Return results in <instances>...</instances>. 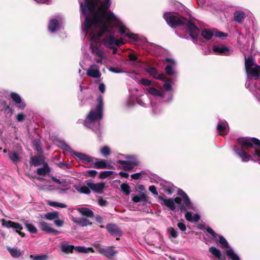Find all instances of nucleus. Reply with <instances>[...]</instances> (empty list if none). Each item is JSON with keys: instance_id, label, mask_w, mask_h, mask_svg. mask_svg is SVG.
I'll return each instance as SVG.
<instances>
[{"instance_id": "1", "label": "nucleus", "mask_w": 260, "mask_h": 260, "mask_svg": "<svg viewBox=\"0 0 260 260\" xmlns=\"http://www.w3.org/2000/svg\"><path fill=\"white\" fill-rule=\"evenodd\" d=\"M82 13L85 16L83 30L87 34L90 30V38L98 42L105 33H111L110 28L116 27L120 33L125 35L134 41L138 40L136 34L129 29L108 9L111 5L110 0H79Z\"/></svg>"}, {"instance_id": "2", "label": "nucleus", "mask_w": 260, "mask_h": 260, "mask_svg": "<svg viewBox=\"0 0 260 260\" xmlns=\"http://www.w3.org/2000/svg\"><path fill=\"white\" fill-rule=\"evenodd\" d=\"M238 142L241 145L242 148L240 149L235 146V152L241 158L243 161H248L251 156L245 151L248 148L252 147L254 149V157L260 156V141L255 138H241L238 139Z\"/></svg>"}, {"instance_id": "3", "label": "nucleus", "mask_w": 260, "mask_h": 260, "mask_svg": "<svg viewBox=\"0 0 260 260\" xmlns=\"http://www.w3.org/2000/svg\"><path fill=\"white\" fill-rule=\"evenodd\" d=\"M98 105L95 109H92L84 121V125L94 131L100 127V121L103 116V102L102 96L97 99Z\"/></svg>"}, {"instance_id": "4", "label": "nucleus", "mask_w": 260, "mask_h": 260, "mask_svg": "<svg viewBox=\"0 0 260 260\" xmlns=\"http://www.w3.org/2000/svg\"><path fill=\"white\" fill-rule=\"evenodd\" d=\"M164 17L167 23L172 27L185 25L192 38H196L199 34V29L191 21H189L187 23L185 24L183 20L176 14L166 13L164 14Z\"/></svg>"}, {"instance_id": "5", "label": "nucleus", "mask_w": 260, "mask_h": 260, "mask_svg": "<svg viewBox=\"0 0 260 260\" xmlns=\"http://www.w3.org/2000/svg\"><path fill=\"white\" fill-rule=\"evenodd\" d=\"M245 70L247 75L251 74L254 77H258L260 75V66H257L252 57H245Z\"/></svg>"}, {"instance_id": "6", "label": "nucleus", "mask_w": 260, "mask_h": 260, "mask_svg": "<svg viewBox=\"0 0 260 260\" xmlns=\"http://www.w3.org/2000/svg\"><path fill=\"white\" fill-rule=\"evenodd\" d=\"M104 45L108 48H113L115 46H119L125 43L122 39H116L112 36L107 37L103 40Z\"/></svg>"}, {"instance_id": "7", "label": "nucleus", "mask_w": 260, "mask_h": 260, "mask_svg": "<svg viewBox=\"0 0 260 260\" xmlns=\"http://www.w3.org/2000/svg\"><path fill=\"white\" fill-rule=\"evenodd\" d=\"M178 194L182 196V204H181L180 209L181 211L188 209H193L194 208L187 194L182 190H179Z\"/></svg>"}, {"instance_id": "8", "label": "nucleus", "mask_w": 260, "mask_h": 260, "mask_svg": "<svg viewBox=\"0 0 260 260\" xmlns=\"http://www.w3.org/2000/svg\"><path fill=\"white\" fill-rule=\"evenodd\" d=\"M206 231L208 233L210 234L213 238L220 245L221 248H228V249H230V248L229 247L228 243L226 241V239L222 236H218L217 234L215 233V232L210 228H207L206 229Z\"/></svg>"}, {"instance_id": "9", "label": "nucleus", "mask_w": 260, "mask_h": 260, "mask_svg": "<svg viewBox=\"0 0 260 260\" xmlns=\"http://www.w3.org/2000/svg\"><path fill=\"white\" fill-rule=\"evenodd\" d=\"M90 48L96 62L102 64L103 60L106 58L103 50L96 46H93L92 44L90 45Z\"/></svg>"}, {"instance_id": "10", "label": "nucleus", "mask_w": 260, "mask_h": 260, "mask_svg": "<svg viewBox=\"0 0 260 260\" xmlns=\"http://www.w3.org/2000/svg\"><path fill=\"white\" fill-rule=\"evenodd\" d=\"M203 38L207 40L210 39L213 36L217 37H225L226 35L216 29H208L204 30L201 34Z\"/></svg>"}, {"instance_id": "11", "label": "nucleus", "mask_w": 260, "mask_h": 260, "mask_svg": "<svg viewBox=\"0 0 260 260\" xmlns=\"http://www.w3.org/2000/svg\"><path fill=\"white\" fill-rule=\"evenodd\" d=\"M158 198L162 201L164 204L172 210L175 209V203L180 205L182 204V200L179 197H177L174 200L172 199H166L162 197L159 196L158 197Z\"/></svg>"}, {"instance_id": "12", "label": "nucleus", "mask_w": 260, "mask_h": 260, "mask_svg": "<svg viewBox=\"0 0 260 260\" xmlns=\"http://www.w3.org/2000/svg\"><path fill=\"white\" fill-rule=\"evenodd\" d=\"M2 224L3 226H6L8 228H11L16 230V231L17 233H18L19 234L21 235L22 237H23L24 236V234H22L21 232H20V231L22 229V227L20 224L18 223H15L10 220L7 221L3 219Z\"/></svg>"}, {"instance_id": "13", "label": "nucleus", "mask_w": 260, "mask_h": 260, "mask_svg": "<svg viewBox=\"0 0 260 260\" xmlns=\"http://www.w3.org/2000/svg\"><path fill=\"white\" fill-rule=\"evenodd\" d=\"M86 185L92 191L98 193H102L103 192L105 186V184L103 182L95 183L89 181L86 182Z\"/></svg>"}, {"instance_id": "14", "label": "nucleus", "mask_w": 260, "mask_h": 260, "mask_svg": "<svg viewBox=\"0 0 260 260\" xmlns=\"http://www.w3.org/2000/svg\"><path fill=\"white\" fill-rule=\"evenodd\" d=\"M86 74L87 75L92 78H98L100 77L101 73L99 67L95 64L91 65L87 70Z\"/></svg>"}, {"instance_id": "15", "label": "nucleus", "mask_w": 260, "mask_h": 260, "mask_svg": "<svg viewBox=\"0 0 260 260\" xmlns=\"http://www.w3.org/2000/svg\"><path fill=\"white\" fill-rule=\"evenodd\" d=\"M99 251L100 253L110 258L115 256L117 253L112 247L100 248Z\"/></svg>"}, {"instance_id": "16", "label": "nucleus", "mask_w": 260, "mask_h": 260, "mask_svg": "<svg viewBox=\"0 0 260 260\" xmlns=\"http://www.w3.org/2000/svg\"><path fill=\"white\" fill-rule=\"evenodd\" d=\"M212 50L216 54L228 55L231 53L230 49L227 47L223 45H214Z\"/></svg>"}, {"instance_id": "17", "label": "nucleus", "mask_w": 260, "mask_h": 260, "mask_svg": "<svg viewBox=\"0 0 260 260\" xmlns=\"http://www.w3.org/2000/svg\"><path fill=\"white\" fill-rule=\"evenodd\" d=\"M61 23V20L59 17H58L57 18L51 19L48 26L49 31L52 32L55 31L59 28Z\"/></svg>"}, {"instance_id": "18", "label": "nucleus", "mask_w": 260, "mask_h": 260, "mask_svg": "<svg viewBox=\"0 0 260 260\" xmlns=\"http://www.w3.org/2000/svg\"><path fill=\"white\" fill-rule=\"evenodd\" d=\"M118 163L122 165L123 169L125 171L131 170L137 165V162L135 160H118Z\"/></svg>"}, {"instance_id": "19", "label": "nucleus", "mask_w": 260, "mask_h": 260, "mask_svg": "<svg viewBox=\"0 0 260 260\" xmlns=\"http://www.w3.org/2000/svg\"><path fill=\"white\" fill-rule=\"evenodd\" d=\"M106 229L112 235L116 237V239H118V237L121 236V233L117 226L114 224H108Z\"/></svg>"}, {"instance_id": "20", "label": "nucleus", "mask_w": 260, "mask_h": 260, "mask_svg": "<svg viewBox=\"0 0 260 260\" xmlns=\"http://www.w3.org/2000/svg\"><path fill=\"white\" fill-rule=\"evenodd\" d=\"M41 229L48 233H53L54 235H56L59 233V232L55 229H53L50 225L44 221L40 222L39 223Z\"/></svg>"}, {"instance_id": "21", "label": "nucleus", "mask_w": 260, "mask_h": 260, "mask_svg": "<svg viewBox=\"0 0 260 260\" xmlns=\"http://www.w3.org/2000/svg\"><path fill=\"white\" fill-rule=\"evenodd\" d=\"M74 155L79 160L82 161L84 163L89 164L92 161L93 158L82 153L75 152Z\"/></svg>"}, {"instance_id": "22", "label": "nucleus", "mask_w": 260, "mask_h": 260, "mask_svg": "<svg viewBox=\"0 0 260 260\" xmlns=\"http://www.w3.org/2000/svg\"><path fill=\"white\" fill-rule=\"evenodd\" d=\"M217 131L221 133V135H224L229 132V126L228 123L225 121H220L217 126Z\"/></svg>"}, {"instance_id": "23", "label": "nucleus", "mask_w": 260, "mask_h": 260, "mask_svg": "<svg viewBox=\"0 0 260 260\" xmlns=\"http://www.w3.org/2000/svg\"><path fill=\"white\" fill-rule=\"evenodd\" d=\"M146 71L153 78H155L160 80L165 81V75L163 74L157 75V71L155 68L151 67L147 69Z\"/></svg>"}, {"instance_id": "24", "label": "nucleus", "mask_w": 260, "mask_h": 260, "mask_svg": "<svg viewBox=\"0 0 260 260\" xmlns=\"http://www.w3.org/2000/svg\"><path fill=\"white\" fill-rule=\"evenodd\" d=\"M11 97L16 104H19L18 107L19 108L23 109L25 108V104L22 103L21 97L19 94L16 93H11Z\"/></svg>"}, {"instance_id": "25", "label": "nucleus", "mask_w": 260, "mask_h": 260, "mask_svg": "<svg viewBox=\"0 0 260 260\" xmlns=\"http://www.w3.org/2000/svg\"><path fill=\"white\" fill-rule=\"evenodd\" d=\"M146 90L149 93L154 96L164 98L165 95V93L162 91L158 90L156 88L152 87H148Z\"/></svg>"}, {"instance_id": "26", "label": "nucleus", "mask_w": 260, "mask_h": 260, "mask_svg": "<svg viewBox=\"0 0 260 260\" xmlns=\"http://www.w3.org/2000/svg\"><path fill=\"white\" fill-rule=\"evenodd\" d=\"M185 216L188 221L191 222H197L200 219V216L198 214H193L190 212H187Z\"/></svg>"}, {"instance_id": "27", "label": "nucleus", "mask_w": 260, "mask_h": 260, "mask_svg": "<svg viewBox=\"0 0 260 260\" xmlns=\"http://www.w3.org/2000/svg\"><path fill=\"white\" fill-rule=\"evenodd\" d=\"M166 61L171 63V64L167 65L166 67V71L167 73L169 75H174L175 74V71L173 70V68L175 65L174 61L173 60L169 58L166 59Z\"/></svg>"}, {"instance_id": "28", "label": "nucleus", "mask_w": 260, "mask_h": 260, "mask_svg": "<svg viewBox=\"0 0 260 260\" xmlns=\"http://www.w3.org/2000/svg\"><path fill=\"white\" fill-rule=\"evenodd\" d=\"M78 211L82 215L89 217H92L93 216V212L90 210L89 208H85V207H82L80 208H79L78 209Z\"/></svg>"}, {"instance_id": "29", "label": "nucleus", "mask_w": 260, "mask_h": 260, "mask_svg": "<svg viewBox=\"0 0 260 260\" xmlns=\"http://www.w3.org/2000/svg\"><path fill=\"white\" fill-rule=\"evenodd\" d=\"M209 251L219 260H224V258L221 256L220 251L216 247H211L209 248Z\"/></svg>"}, {"instance_id": "30", "label": "nucleus", "mask_w": 260, "mask_h": 260, "mask_svg": "<svg viewBox=\"0 0 260 260\" xmlns=\"http://www.w3.org/2000/svg\"><path fill=\"white\" fill-rule=\"evenodd\" d=\"M75 247L73 245L67 244H62L61 245V251L66 254L72 253Z\"/></svg>"}, {"instance_id": "31", "label": "nucleus", "mask_w": 260, "mask_h": 260, "mask_svg": "<svg viewBox=\"0 0 260 260\" xmlns=\"http://www.w3.org/2000/svg\"><path fill=\"white\" fill-rule=\"evenodd\" d=\"M95 167L96 169L110 168L109 165H107L105 160H99L94 163Z\"/></svg>"}, {"instance_id": "32", "label": "nucleus", "mask_w": 260, "mask_h": 260, "mask_svg": "<svg viewBox=\"0 0 260 260\" xmlns=\"http://www.w3.org/2000/svg\"><path fill=\"white\" fill-rule=\"evenodd\" d=\"M46 203L47 205L50 206L51 207H53L65 208L67 207V205L66 204H65L64 203H62L57 202L47 201Z\"/></svg>"}, {"instance_id": "33", "label": "nucleus", "mask_w": 260, "mask_h": 260, "mask_svg": "<svg viewBox=\"0 0 260 260\" xmlns=\"http://www.w3.org/2000/svg\"><path fill=\"white\" fill-rule=\"evenodd\" d=\"M245 17V14L243 12L236 11L234 13V19L237 22H241Z\"/></svg>"}, {"instance_id": "34", "label": "nucleus", "mask_w": 260, "mask_h": 260, "mask_svg": "<svg viewBox=\"0 0 260 260\" xmlns=\"http://www.w3.org/2000/svg\"><path fill=\"white\" fill-rule=\"evenodd\" d=\"M226 255L232 260H240L238 255L235 253L232 248H230L226 250Z\"/></svg>"}, {"instance_id": "35", "label": "nucleus", "mask_w": 260, "mask_h": 260, "mask_svg": "<svg viewBox=\"0 0 260 260\" xmlns=\"http://www.w3.org/2000/svg\"><path fill=\"white\" fill-rule=\"evenodd\" d=\"M76 251L80 253H88L89 252H93L94 251L92 248H86L84 246H76L74 249Z\"/></svg>"}, {"instance_id": "36", "label": "nucleus", "mask_w": 260, "mask_h": 260, "mask_svg": "<svg viewBox=\"0 0 260 260\" xmlns=\"http://www.w3.org/2000/svg\"><path fill=\"white\" fill-rule=\"evenodd\" d=\"M90 188L88 186L83 185L76 187V189L80 193L89 194L90 192Z\"/></svg>"}, {"instance_id": "37", "label": "nucleus", "mask_w": 260, "mask_h": 260, "mask_svg": "<svg viewBox=\"0 0 260 260\" xmlns=\"http://www.w3.org/2000/svg\"><path fill=\"white\" fill-rule=\"evenodd\" d=\"M75 221L78 224L82 226H87L88 225L91 224V223L89 221V220L85 218H79L75 220Z\"/></svg>"}, {"instance_id": "38", "label": "nucleus", "mask_w": 260, "mask_h": 260, "mask_svg": "<svg viewBox=\"0 0 260 260\" xmlns=\"http://www.w3.org/2000/svg\"><path fill=\"white\" fill-rule=\"evenodd\" d=\"M58 216V213L57 212H49L45 214L44 217L48 220H55Z\"/></svg>"}, {"instance_id": "39", "label": "nucleus", "mask_w": 260, "mask_h": 260, "mask_svg": "<svg viewBox=\"0 0 260 260\" xmlns=\"http://www.w3.org/2000/svg\"><path fill=\"white\" fill-rule=\"evenodd\" d=\"M25 225L27 230L31 233H36L37 230L36 228L31 224L29 221L27 220L25 222Z\"/></svg>"}, {"instance_id": "40", "label": "nucleus", "mask_w": 260, "mask_h": 260, "mask_svg": "<svg viewBox=\"0 0 260 260\" xmlns=\"http://www.w3.org/2000/svg\"><path fill=\"white\" fill-rule=\"evenodd\" d=\"M8 157L13 162L15 163L17 162L20 160V158L18 154L13 151H11L9 153Z\"/></svg>"}, {"instance_id": "41", "label": "nucleus", "mask_w": 260, "mask_h": 260, "mask_svg": "<svg viewBox=\"0 0 260 260\" xmlns=\"http://www.w3.org/2000/svg\"><path fill=\"white\" fill-rule=\"evenodd\" d=\"M49 171V167L47 165H45L43 168H38L37 170V173L41 175H45Z\"/></svg>"}, {"instance_id": "42", "label": "nucleus", "mask_w": 260, "mask_h": 260, "mask_svg": "<svg viewBox=\"0 0 260 260\" xmlns=\"http://www.w3.org/2000/svg\"><path fill=\"white\" fill-rule=\"evenodd\" d=\"M43 162V159L42 157L35 156L31 158V162L35 166L40 165Z\"/></svg>"}, {"instance_id": "43", "label": "nucleus", "mask_w": 260, "mask_h": 260, "mask_svg": "<svg viewBox=\"0 0 260 260\" xmlns=\"http://www.w3.org/2000/svg\"><path fill=\"white\" fill-rule=\"evenodd\" d=\"M8 249H9V251L10 253H11V255L13 257H15V258L19 257L21 254V252L20 251V250H18L17 249L9 248Z\"/></svg>"}, {"instance_id": "44", "label": "nucleus", "mask_w": 260, "mask_h": 260, "mask_svg": "<svg viewBox=\"0 0 260 260\" xmlns=\"http://www.w3.org/2000/svg\"><path fill=\"white\" fill-rule=\"evenodd\" d=\"M168 232L169 234V237L170 238H176L178 236V233L176 230L175 229L169 227L168 228Z\"/></svg>"}, {"instance_id": "45", "label": "nucleus", "mask_w": 260, "mask_h": 260, "mask_svg": "<svg viewBox=\"0 0 260 260\" xmlns=\"http://www.w3.org/2000/svg\"><path fill=\"white\" fill-rule=\"evenodd\" d=\"M30 258L32 260H47L48 259V256L46 254L36 256L30 255Z\"/></svg>"}, {"instance_id": "46", "label": "nucleus", "mask_w": 260, "mask_h": 260, "mask_svg": "<svg viewBox=\"0 0 260 260\" xmlns=\"http://www.w3.org/2000/svg\"><path fill=\"white\" fill-rule=\"evenodd\" d=\"M120 187L121 188L122 191L124 192L125 193V194L128 195L130 193V187L128 184L126 183H122Z\"/></svg>"}, {"instance_id": "47", "label": "nucleus", "mask_w": 260, "mask_h": 260, "mask_svg": "<svg viewBox=\"0 0 260 260\" xmlns=\"http://www.w3.org/2000/svg\"><path fill=\"white\" fill-rule=\"evenodd\" d=\"M114 173V172L111 171H106L102 172L100 174V178L101 179H105L107 178Z\"/></svg>"}, {"instance_id": "48", "label": "nucleus", "mask_w": 260, "mask_h": 260, "mask_svg": "<svg viewBox=\"0 0 260 260\" xmlns=\"http://www.w3.org/2000/svg\"><path fill=\"white\" fill-rule=\"evenodd\" d=\"M172 81L170 79L167 80L164 84L163 87L167 91H171L172 89L171 85Z\"/></svg>"}, {"instance_id": "49", "label": "nucleus", "mask_w": 260, "mask_h": 260, "mask_svg": "<svg viewBox=\"0 0 260 260\" xmlns=\"http://www.w3.org/2000/svg\"><path fill=\"white\" fill-rule=\"evenodd\" d=\"M101 153L104 156H107L110 153V149L107 146H104L101 149Z\"/></svg>"}, {"instance_id": "50", "label": "nucleus", "mask_w": 260, "mask_h": 260, "mask_svg": "<svg viewBox=\"0 0 260 260\" xmlns=\"http://www.w3.org/2000/svg\"><path fill=\"white\" fill-rule=\"evenodd\" d=\"M139 84L145 86H147L150 85L151 82L148 79L142 78L139 81Z\"/></svg>"}, {"instance_id": "51", "label": "nucleus", "mask_w": 260, "mask_h": 260, "mask_svg": "<svg viewBox=\"0 0 260 260\" xmlns=\"http://www.w3.org/2000/svg\"><path fill=\"white\" fill-rule=\"evenodd\" d=\"M55 224L58 227H61L63 224V221L59 219L58 217L54 220Z\"/></svg>"}, {"instance_id": "52", "label": "nucleus", "mask_w": 260, "mask_h": 260, "mask_svg": "<svg viewBox=\"0 0 260 260\" xmlns=\"http://www.w3.org/2000/svg\"><path fill=\"white\" fill-rule=\"evenodd\" d=\"M109 71L114 73H122L123 71L118 68H110Z\"/></svg>"}, {"instance_id": "53", "label": "nucleus", "mask_w": 260, "mask_h": 260, "mask_svg": "<svg viewBox=\"0 0 260 260\" xmlns=\"http://www.w3.org/2000/svg\"><path fill=\"white\" fill-rule=\"evenodd\" d=\"M177 226L182 231H185L186 229V225L183 222H179L177 224Z\"/></svg>"}, {"instance_id": "54", "label": "nucleus", "mask_w": 260, "mask_h": 260, "mask_svg": "<svg viewBox=\"0 0 260 260\" xmlns=\"http://www.w3.org/2000/svg\"><path fill=\"white\" fill-rule=\"evenodd\" d=\"M149 190L154 194H157L158 193L156 187L153 185L150 186L149 187Z\"/></svg>"}, {"instance_id": "55", "label": "nucleus", "mask_w": 260, "mask_h": 260, "mask_svg": "<svg viewBox=\"0 0 260 260\" xmlns=\"http://www.w3.org/2000/svg\"><path fill=\"white\" fill-rule=\"evenodd\" d=\"M99 90L102 92L104 93L105 91V85L104 83H100L99 86Z\"/></svg>"}, {"instance_id": "56", "label": "nucleus", "mask_w": 260, "mask_h": 260, "mask_svg": "<svg viewBox=\"0 0 260 260\" xmlns=\"http://www.w3.org/2000/svg\"><path fill=\"white\" fill-rule=\"evenodd\" d=\"M86 173L89 176L93 177L96 174L97 172L95 170H89V171H87Z\"/></svg>"}, {"instance_id": "57", "label": "nucleus", "mask_w": 260, "mask_h": 260, "mask_svg": "<svg viewBox=\"0 0 260 260\" xmlns=\"http://www.w3.org/2000/svg\"><path fill=\"white\" fill-rule=\"evenodd\" d=\"M24 119V115L23 114H19L17 116V120L18 121H22Z\"/></svg>"}, {"instance_id": "58", "label": "nucleus", "mask_w": 260, "mask_h": 260, "mask_svg": "<svg viewBox=\"0 0 260 260\" xmlns=\"http://www.w3.org/2000/svg\"><path fill=\"white\" fill-rule=\"evenodd\" d=\"M99 204L101 206H105L107 205V201L103 199H100L99 200Z\"/></svg>"}, {"instance_id": "59", "label": "nucleus", "mask_w": 260, "mask_h": 260, "mask_svg": "<svg viewBox=\"0 0 260 260\" xmlns=\"http://www.w3.org/2000/svg\"><path fill=\"white\" fill-rule=\"evenodd\" d=\"M141 173H135L131 175V177L134 179H138L141 177Z\"/></svg>"}, {"instance_id": "60", "label": "nucleus", "mask_w": 260, "mask_h": 260, "mask_svg": "<svg viewBox=\"0 0 260 260\" xmlns=\"http://www.w3.org/2000/svg\"><path fill=\"white\" fill-rule=\"evenodd\" d=\"M133 201L135 203H138L141 201V198L139 196H135L133 198Z\"/></svg>"}, {"instance_id": "61", "label": "nucleus", "mask_w": 260, "mask_h": 260, "mask_svg": "<svg viewBox=\"0 0 260 260\" xmlns=\"http://www.w3.org/2000/svg\"><path fill=\"white\" fill-rule=\"evenodd\" d=\"M119 174L121 177H124V178H127L129 176L128 174H127V173H125V172H119Z\"/></svg>"}, {"instance_id": "62", "label": "nucleus", "mask_w": 260, "mask_h": 260, "mask_svg": "<svg viewBox=\"0 0 260 260\" xmlns=\"http://www.w3.org/2000/svg\"><path fill=\"white\" fill-rule=\"evenodd\" d=\"M129 58L131 60L133 61L136 60L137 59V57L135 55L132 54H129Z\"/></svg>"}, {"instance_id": "63", "label": "nucleus", "mask_w": 260, "mask_h": 260, "mask_svg": "<svg viewBox=\"0 0 260 260\" xmlns=\"http://www.w3.org/2000/svg\"><path fill=\"white\" fill-rule=\"evenodd\" d=\"M62 148L67 150H69V149H70V147L66 144H65L64 143H63L62 144Z\"/></svg>"}, {"instance_id": "64", "label": "nucleus", "mask_w": 260, "mask_h": 260, "mask_svg": "<svg viewBox=\"0 0 260 260\" xmlns=\"http://www.w3.org/2000/svg\"><path fill=\"white\" fill-rule=\"evenodd\" d=\"M52 178L53 180L54 181H55V182H56V183H57L58 184H60L61 183L59 179H57L56 178H55L54 177H52Z\"/></svg>"}]
</instances>
